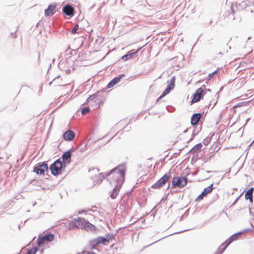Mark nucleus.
Listing matches in <instances>:
<instances>
[{
  "mask_svg": "<svg viewBox=\"0 0 254 254\" xmlns=\"http://www.w3.org/2000/svg\"><path fill=\"white\" fill-rule=\"evenodd\" d=\"M224 248H223L222 249H221V252H219V254H222V253H223L225 250L226 249V248L230 245V244H228V242L226 241L225 242H224Z\"/></svg>",
  "mask_w": 254,
  "mask_h": 254,
  "instance_id": "2f4dec72",
  "label": "nucleus"
},
{
  "mask_svg": "<svg viewBox=\"0 0 254 254\" xmlns=\"http://www.w3.org/2000/svg\"><path fill=\"white\" fill-rule=\"evenodd\" d=\"M90 110L88 107H84L81 110V114L84 115L90 112Z\"/></svg>",
  "mask_w": 254,
  "mask_h": 254,
  "instance_id": "7c9ffc66",
  "label": "nucleus"
},
{
  "mask_svg": "<svg viewBox=\"0 0 254 254\" xmlns=\"http://www.w3.org/2000/svg\"><path fill=\"white\" fill-rule=\"evenodd\" d=\"M86 253H87V254H96L94 252H87Z\"/></svg>",
  "mask_w": 254,
  "mask_h": 254,
  "instance_id": "a18cd8bd",
  "label": "nucleus"
},
{
  "mask_svg": "<svg viewBox=\"0 0 254 254\" xmlns=\"http://www.w3.org/2000/svg\"><path fill=\"white\" fill-rule=\"evenodd\" d=\"M102 92V91H97L95 94L90 95L86 100L84 104L88 103L90 101H93L94 99L97 98L99 94Z\"/></svg>",
  "mask_w": 254,
  "mask_h": 254,
  "instance_id": "4be33fe9",
  "label": "nucleus"
},
{
  "mask_svg": "<svg viewBox=\"0 0 254 254\" xmlns=\"http://www.w3.org/2000/svg\"><path fill=\"white\" fill-rule=\"evenodd\" d=\"M92 106L94 109L98 108L100 107V102H97V100H95L94 101L93 105Z\"/></svg>",
  "mask_w": 254,
  "mask_h": 254,
  "instance_id": "72a5a7b5",
  "label": "nucleus"
},
{
  "mask_svg": "<svg viewBox=\"0 0 254 254\" xmlns=\"http://www.w3.org/2000/svg\"><path fill=\"white\" fill-rule=\"evenodd\" d=\"M176 80V77L175 76H173L171 77V80H170V83H173V84H175Z\"/></svg>",
  "mask_w": 254,
  "mask_h": 254,
  "instance_id": "4c0bfd02",
  "label": "nucleus"
},
{
  "mask_svg": "<svg viewBox=\"0 0 254 254\" xmlns=\"http://www.w3.org/2000/svg\"><path fill=\"white\" fill-rule=\"evenodd\" d=\"M170 184L169 183V184H168V187H167V189H168V188L170 187Z\"/></svg>",
  "mask_w": 254,
  "mask_h": 254,
  "instance_id": "4d7b16f0",
  "label": "nucleus"
},
{
  "mask_svg": "<svg viewBox=\"0 0 254 254\" xmlns=\"http://www.w3.org/2000/svg\"><path fill=\"white\" fill-rule=\"evenodd\" d=\"M249 9V11L251 12V13H253L254 11V8H248Z\"/></svg>",
  "mask_w": 254,
  "mask_h": 254,
  "instance_id": "37998d69",
  "label": "nucleus"
},
{
  "mask_svg": "<svg viewBox=\"0 0 254 254\" xmlns=\"http://www.w3.org/2000/svg\"><path fill=\"white\" fill-rule=\"evenodd\" d=\"M165 96H163V93L162 94L157 98L156 102H158L161 98L164 97Z\"/></svg>",
  "mask_w": 254,
  "mask_h": 254,
  "instance_id": "a19ab883",
  "label": "nucleus"
},
{
  "mask_svg": "<svg viewBox=\"0 0 254 254\" xmlns=\"http://www.w3.org/2000/svg\"><path fill=\"white\" fill-rule=\"evenodd\" d=\"M188 129H189V128H187V129L185 130L183 132L184 133L187 132L188 131Z\"/></svg>",
  "mask_w": 254,
  "mask_h": 254,
  "instance_id": "3c124183",
  "label": "nucleus"
},
{
  "mask_svg": "<svg viewBox=\"0 0 254 254\" xmlns=\"http://www.w3.org/2000/svg\"><path fill=\"white\" fill-rule=\"evenodd\" d=\"M83 212H84V210H82L81 211H79V212H78V214H81V213H83Z\"/></svg>",
  "mask_w": 254,
  "mask_h": 254,
  "instance_id": "603ef678",
  "label": "nucleus"
},
{
  "mask_svg": "<svg viewBox=\"0 0 254 254\" xmlns=\"http://www.w3.org/2000/svg\"><path fill=\"white\" fill-rule=\"evenodd\" d=\"M126 166L125 164L119 165L114 169L111 170L106 174V176H109L111 174L113 175L115 181L124 182L126 175Z\"/></svg>",
  "mask_w": 254,
  "mask_h": 254,
  "instance_id": "f257e3e1",
  "label": "nucleus"
},
{
  "mask_svg": "<svg viewBox=\"0 0 254 254\" xmlns=\"http://www.w3.org/2000/svg\"><path fill=\"white\" fill-rule=\"evenodd\" d=\"M86 225H84V229L87 231H94L96 230V227L93 225L92 224L90 223L88 221H87V223H86Z\"/></svg>",
  "mask_w": 254,
  "mask_h": 254,
  "instance_id": "5701e85b",
  "label": "nucleus"
},
{
  "mask_svg": "<svg viewBox=\"0 0 254 254\" xmlns=\"http://www.w3.org/2000/svg\"><path fill=\"white\" fill-rule=\"evenodd\" d=\"M175 87V84H173V83H169L166 87V88L165 89V90L163 92V96H166L167 94H168Z\"/></svg>",
  "mask_w": 254,
  "mask_h": 254,
  "instance_id": "412c9836",
  "label": "nucleus"
},
{
  "mask_svg": "<svg viewBox=\"0 0 254 254\" xmlns=\"http://www.w3.org/2000/svg\"><path fill=\"white\" fill-rule=\"evenodd\" d=\"M77 221H78V228L80 227L81 228H84V225H86V223H87V221L85 220L84 219L81 217H78Z\"/></svg>",
  "mask_w": 254,
  "mask_h": 254,
  "instance_id": "b1692460",
  "label": "nucleus"
},
{
  "mask_svg": "<svg viewBox=\"0 0 254 254\" xmlns=\"http://www.w3.org/2000/svg\"><path fill=\"white\" fill-rule=\"evenodd\" d=\"M251 5V1L249 0H244L241 3H238L236 2V7L238 11H243L245 10L246 11H249V9H247V7Z\"/></svg>",
  "mask_w": 254,
  "mask_h": 254,
  "instance_id": "9d476101",
  "label": "nucleus"
},
{
  "mask_svg": "<svg viewBox=\"0 0 254 254\" xmlns=\"http://www.w3.org/2000/svg\"><path fill=\"white\" fill-rule=\"evenodd\" d=\"M78 221L77 219H75L69 223V230L73 229L75 228H78Z\"/></svg>",
  "mask_w": 254,
  "mask_h": 254,
  "instance_id": "bb28decb",
  "label": "nucleus"
},
{
  "mask_svg": "<svg viewBox=\"0 0 254 254\" xmlns=\"http://www.w3.org/2000/svg\"><path fill=\"white\" fill-rule=\"evenodd\" d=\"M114 236L113 235L112 236H107V237L105 238L102 236H99L96 240L97 241V243L99 244H103L104 245H106V243H109L110 242V240L114 238Z\"/></svg>",
  "mask_w": 254,
  "mask_h": 254,
  "instance_id": "f3484780",
  "label": "nucleus"
},
{
  "mask_svg": "<svg viewBox=\"0 0 254 254\" xmlns=\"http://www.w3.org/2000/svg\"><path fill=\"white\" fill-rule=\"evenodd\" d=\"M75 134L72 130H68L64 132L63 135V138L65 140L71 141L75 137Z\"/></svg>",
  "mask_w": 254,
  "mask_h": 254,
  "instance_id": "a211bd4d",
  "label": "nucleus"
},
{
  "mask_svg": "<svg viewBox=\"0 0 254 254\" xmlns=\"http://www.w3.org/2000/svg\"><path fill=\"white\" fill-rule=\"evenodd\" d=\"M124 182H119V181H115L114 183L115 184V187L113 189L112 192L110 193V197L112 199H115L118 194L119 193L120 189L123 184Z\"/></svg>",
  "mask_w": 254,
  "mask_h": 254,
  "instance_id": "0eeeda50",
  "label": "nucleus"
},
{
  "mask_svg": "<svg viewBox=\"0 0 254 254\" xmlns=\"http://www.w3.org/2000/svg\"><path fill=\"white\" fill-rule=\"evenodd\" d=\"M254 189L253 187L250 188L245 193V198L248 200L249 199L251 202L253 201V192Z\"/></svg>",
  "mask_w": 254,
  "mask_h": 254,
  "instance_id": "aec40b11",
  "label": "nucleus"
},
{
  "mask_svg": "<svg viewBox=\"0 0 254 254\" xmlns=\"http://www.w3.org/2000/svg\"><path fill=\"white\" fill-rule=\"evenodd\" d=\"M205 87H206L205 85H203L200 88H202V89L203 90V88L205 89Z\"/></svg>",
  "mask_w": 254,
  "mask_h": 254,
  "instance_id": "de8ad7c7",
  "label": "nucleus"
},
{
  "mask_svg": "<svg viewBox=\"0 0 254 254\" xmlns=\"http://www.w3.org/2000/svg\"><path fill=\"white\" fill-rule=\"evenodd\" d=\"M252 144H254V140L252 141V142L250 144L249 146H250Z\"/></svg>",
  "mask_w": 254,
  "mask_h": 254,
  "instance_id": "5fc2aeb1",
  "label": "nucleus"
},
{
  "mask_svg": "<svg viewBox=\"0 0 254 254\" xmlns=\"http://www.w3.org/2000/svg\"><path fill=\"white\" fill-rule=\"evenodd\" d=\"M60 77V76H58L57 77H56L52 81L50 82L49 83V85H51L52 84V83L53 82H56L57 79H58Z\"/></svg>",
  "mask_w": 254,
  "mask_h": 254,
  "instance_id": "ea45409f",
  "label": "nucleus"
},
{
  "mask_svg": "<svg viewBox=\"0 0 254 254\" xmlns=\"http://www.w3.org/2000/svg\"><path fill=\"white\" fill-rule=\"evenodd\" d=\"M204 112L193 114L191 117V124L192 126L198 124L200 119L204 116Z\"/></svg>",
  "mask_w": 254,
  "mask_h": 254,
  "instance_id": "ddd939ff",
  "label": "nucleus"
},
{
  "mask_svg": "<svg viewBox=\"0 0 254 254\" xmlns=\"http://www.w3.org/2000/svg\"><path fill=\"white\" fill-rule=\"evenodd\" d=\"M98 245V243H97V241H96V239H94L91 240L89 242L88 247L90 249L93 250V249H96V247Z\"/></svg>",
  "mask_w": 254,
  "mask_h": 254,
  "instance_id": "a878e982",
  "label": "nucleus"
},
{
  "mask_svg": "<svg viewBox=\"0 0 254 254\" xmlns=\"http://www.w3.org/2000/svg\"><path fill=\"white\" fill-rule=\"evenodd\" d=\"M217 72V70H216L214 71V72H213L212 73H209L208 74V76L207 77L208 80L210 79L212 77L213 75L215 74V73H216Z\"/></svg>",
  "mask_w": 254,
  "mask_h": 254,
  "instance_id": "c9c22d12",
  "label": "nucleus"
},
{
  "mask_svg": "<svg viewBox=\"0 0 254 254\" xmlns=\"http://www.w3.org/2000/svg\"><path fill=\"white\" fill-rule=\"evenodd\" d=\"M71 149H69L66 151L64 152L62 155V163L64 165L66 166V164H69L71 161Z\"/></svg>",
  "mask_w": 254,
  "mask_h": 254,
  "instance_id": "9b49d317",
  "label": "nucleus"
},
{
  "mask_svg": "<svg viewBox=\"0 0 254 254\" xmlns=\"http://www.w3.org/2000/svg\"><path fill=\"white\" fill-rule=\"evenodd\" d=\"M49 169L47 163L46 162H40L35 165L34 167V172L37 175L44 174L45 171H48Z\"/></svg>",
  "mask_w": 254,
  "mask_h": 254,
  "instance_id": "423d86ee",
  "label": "nucleus"
},
{
  "mask_svg": "<svg viewBox=\"0 0 254 254\" xmlns=\"http://www.w3.org/2000/svg\"><path fill=\"white\" fill-rule=\"evenodd\" d=\"M206 90L207 91H209V92L211 91V90L210 89H206Z\"/></svg>",
  "mask_w": 254,
  "mask_h": 254,
  "instance_id": "6e6d98bb",
  "label": "nucleus"
},
{
  "mask_svg": "<svg viewBox=\"0 0 254 254\" xmlns=\"http://www.w3.org/2000/svg\"><path fill=\"white\" fill-rule=\"evenodd\" d=\"M171 175L169 173L164 175L156 183L151 186V188L154 189H160L171 178Z\"/></svg>",
  "mask_w": 254,
  "mask_h": 254,
  "instance_id": "20e7f679",
  "label": "nucleus"
},
{
  "mask_svg": "<svg viewBox=\"0 0 254 254\" xmlns=\"http://www.w3.org/2000/svg\"><path fill=\"white\" fill-rule=\"evenodd\" d=\"M78 29V24L76 23L73 28L71 30V34H75L77 30Z\"/></svg>",
  "mask_w": 254,
  "mask_h": 254,
  "instance_id": "473e14b6",
  "label": "nucleus"
},
{
  "mask_svg": "<svg viewBox=\"0 0 254 254\" xmlns=\"http://www.w3.org/2000/svg\"><path fill=\"white\" fill-rule=\"evenodd\" d=\"M202 147V145L201 143H199L195 145H194L191 149L190 150V152L192 153H196L198 151H199Z\"/></svg>",
  "mask_w": 254,
  "mask_h": 254,
  "instance_id": "393cba45",
  "label": "nucleus"
},
{
  "mask_svg": "<svg viewBox=\"0 0 254 254\" xmlns=\"http://www.w3.org/2000/svg\"><path fill=\"white\" fill-rule=\"evenodd\" d=\"M70 72V70L69 69H67L66 71V73L69 74Z\"/></svg>",
  "mask_w": 254,
  "mask_h": 254,
  "instance_id": "49530a36",
  "label": "nucleus"
},
{
  "mask_svg": "<svg viewBox=\"0 0 254 254\" xmlns=\"http://www.w3.org/2000/svg\"><path fill=\"white\" fill-rule=\"evenodd\" d=\"M253 4V7H254V1L253 2H251V5Z\"/></svg>",
  "mask_w": 254,
  "mask_h": 254,
  "instance_id": "864d4df0",
  "label": "nucleus"
},
{
  "mask_svg": "<svg viewBox=\"0 0 254 254\" xmlns=\"http://www.w3.org/2000/svg\"><path fill=\"white\" fill-rule=\"evenodd\" d=\"M198 133V131H197V132H195V130H193V132H192V135H191V138L190 139V140H189L190 141L192 140L193 139V138L194 137V136L197 134Z\"/></svg>",
  "mask_w": 254,
  "mask_h": 254,
  "instance_id": "e433bc0d",
  "label": "nucleus"
},
{
  "mask_svg": "<svg viewBox=\"0 0 254 254\" xmlns=\"http://www.w3.org/2000/svg\"><path fill=\"white\" fill-rule=\"evenodd\" d=\"M133 188H132V189H131V190H130V191L128 192V193L130 194V193L132 192V191H133Z\"/></svg>",
  "mask_w": 254,
  "mask_h": 254,
  "instance_id": "8fccbe9b",
  "label": "nucleus"
},
{
  "mask_svg": "<svg viewBox=\"0 0 254 254\" xmlns=\"http://www.w3.org/2000/svg\"><path fill=\"white\" fill-rule=\"evenodd\" d=\"M205 196V195L203 194V192H202L196 198L195 201H200V200H202Z\"/></svg>",
  "mask_w": 254,
  "mask_h": 254,
  "instance_id": "f704fd0d",
  "label": "nucleus"
},
{
  "mask_svg": "<svg viewBox=\"0 0 254 254\" xmlns=\"http://www.w3.org/2000/svg\"><path fill=\"white\" fill-rule=\"evenodd\" d=\"M141 49V48H138L137 50H132L128 52L126 55H124L122 59L124 61H126L134 57Z\"/></svg>",
  "mask_w": 254,
  "mask_h": 254,
  "instance_id": "4468645a",
  "label": "nucleus"
},
{
  "mask_svg": "<svg viewBox=\"0 0 254 254\" xmlns=\"http://www.w3.org/2000/svg\"><path fill=\"white\" fill-rule=\"evenodd\" d=\"M65 168V165L63 164L61 158H58L50 165L49 169L53 175L57 176L62 173Z\"/></svg>",
  "mask_w": 254,
  "mask_h": 254,
  "instance_id": "f03ea898",
  "label": "nucleus"
},
{
  "mask_svg": "<svg viewBox=\"0 0 254 254\" xmlns=\"http://www.w3.org/2000/svg\"><path fill=\"white\" fill-rule=\"evenodd\" d=\"M212 23V20H211L210 21V24H211Z\"/></svg>",
  "mask_w": 254,
  "mask_h": 254,
  "instance_id": "13d9d810",
  "label": "nucleus"
},
{
  "mask_svg": "<svg viewBox=\"0 0 254 254\" xmlns=\"http://www.w3.org/2000/svg\"><path fill=\"white\" fill-rule=\"evenodd\" d=\"M54 234L47 233L43 236H39L37 240V245L40 247L46 242H52L54 239Z\"/></svg>",
  "mask_w": 254,
  "mask_h": 254,
  "instance_id": "39448f33",
  "label": "nucleus"
},
{
  "mask_svg": "<svg viewBox=\"0 0 254 254\" xmlns=\"http://www.w3.org/2000/svg\"><path fill=\"white\" fill-rule=\"evenodd\" d=\"M188 178L186 177H174L172 181V188L179 187V188H183L187 184Z\"/></svg>",
  "mask_w": 254,
  "mask_h": 254,
  "instance_id": "7ed1b4c3",
  "label": "nucleus"
},
{
  "mask_svg": "<svg viewBox=\"0 0 254 254\" xmlns=\"http://www.w3.org/2000/svg\"><path fill=\"white\" fill-rule=\"evenodd\" d=\"M213 185V184H212L209 186L204 189L202 191L203 194L206 195L207 194L210 193L214 189Z\"/></svg>",
  "mask_w": 254,
  "mask_h": 254,
  "instance_id": "cd10ccee",
  "label": "nucleus"
},
{
  "mask_svg": "<svg viewBox=\"0 0 254 254\" xmlns=\"http://www.w3.org/2000/svg\"><path fill=\"white\" fill-rule=\"evenodd\" d=\"M240 197V195L239 196H238L236 199V200H235V201L234 202V203H233V205H234L237 201L239 199V197Z\"/></svg>",
  "mask_w": 254,
  "mask_h": 254,
  "instance_id": "79ce46f5",
  "label": "nucleus"
},
{
  "mask_svg": "<svg viewBox=\"0 0 254 254\" xmlns=\"http://www.w3.org/2000/svg\"><path fill=\"white\" fill-rule=\"evenodd\" d=\"M214 134V133H212V134L210 133L209 135H211V136H208L204 139L203 143L205 145H207L210 142L211 137L213 136Z\"/></svg>",
  "mask_w": 254,
  "mask_h": 254,
  "instance_id": "c756f323",
  "label": "nucleus"
},
{
  "mask_svg": "<svg viewBox=\"0 0 254 254\" xmlns=\"http://www.w3.org/2000/svg\"><path fill=\"white\" fill-rule=\"evenodd\" d=\"M63 12L69 16V17H72L74 14V8L69 4H66L62 8Z\"/></svg>",
  "mask_w": 254,
  "mask_h": 254,
  "instance_id": "f8f14e48",
  "label": "nucleus"
},
{
  "mask_svg": "<svg viewBox=\"0 0 254 254\" xmlns=\"http://www.w3.org/2000/svg\"><path fill=\"white\" fill-rule=\"evenodd\" d=\"M97 102H98V101H97ZM99 102H100V105L103 104V102L102 101H99Z\"/></svg>",
  "mask_w": 254,
  "mask_h": 254,
  "instance_id": "09e8293b",
  "label": "nucleus"
},
{
  "mask_svg": "<svg viewBox=\"0 0 254 254\" xmlns=\"http://www.w3.org/2000/svg\"><path fill=\"white\" fill-rule=\"evenodd\" d=\"M234 4H232L231 5V12L234 14L235 13V10H234Z\"/></svg>",
  "mask_w": 254,
  "mask_h": 254,
  "instance_id": "58836bf2",
  "label": "nucleus"
},
{
  "mask_svg": "<svg viewBox=\"0 0 254 254\" xmlns=\"http://www.w3.org/2000/svg\"><path fill=\"white\" fill-rule=\"evenodd\" d=\"M125 76V75L124 74H122L118 76L114 77L107 84V88H110L113 87L114 85L118 84L121 81V79Z\"/></svg>",
  "mask_w": 254,
  "mask_h": 254,
  "instance_id": "2eb2a0df",
  "label": "nucleus"
},
{
  "mask_svg": "<svg viewBox=\"0 0 254 254\" xmlns=\"http://www.w3.org/2000/svg\"><path fill=\"white\" fill-rule=\"evenodd\" d=\"M86 146H87V144H86V145H85L84 147H82V148H81V150L82 151V150H84L86 149Z\"/></svg>",
  "mask_w": 254,
  "mask_h": 254,
  "instance_id": "c03bdc74",
  "label": "nucleus"
},
{
  "mask_svg": "<svg viewBox=\"0 0 254 254\" xmlns=\"http://www.w3.org/2000/svg\"><path fill=\"white\" fill-rule=\"evenodd\" d=\"M203 95V89L202 88H199L196 89L193 94V98L190 102V104L191 105L199 101Z\"/></svg>",
  "mask_w": 254,
  "mask_h": 254,
  "instance_id": "1a4fd4ad",
  "label": "nucleus"
},
{
  "mask_svg": "<svg viewBox=\"0 0 254 254\" xmlns=\"http://www.w3.org/2000/svg\"><path fill=\"white\" fill-rule=\"evenodd\" d=\"M106 173H101L98 175L93 177V182L95 185L99 184L102 182L103 180L107 177Z\"/></svg>",
  "mask_w": 254,
  "mask_h": 254,
  "instance_id": "6ab92c4d",
  "label": "nucleus"
},
{
  "mask_svg": "<svg viewBox=\"0 0 254 254\" xmlns=\"http://www.w3.org/2000/svg\"><path fill=\"white\" fill-rule=\"evenodd\" d=\"M251 230V229H245L241 231L236 233L230 236L226 241L228 242V244H231L233 241L238 240L241 235L250 231Z\"/></svg>",
  "mask_w": 254,
  "mask_h": 254,
  "instance_id": "6e6552de",
  "label": "nucleus"
},
{
  "mask_svg": "<svg viewBox=\"0 0 254 254\" xmlns=\"http://www.w3.org/2000/svg\"><path fill=\"white\" fill-rule=\"evenodd\" d=\"M38 250V248L34 247L32 249H28L25 254H35Z\"/></svg>",
  "mask_w": 254,
  "mask_h": 254,
  "instance_id": "c85d7f7f",
  "label": "nucleus"
},
{
  "mask_svg": "<svg viewBox=\"0 0 254 254\" xmlns=\"http://www.w3.org/2000/svg\"><path fill=\"white\" fill-rule=\"evenodd\" d=\"M57 7V4L53 3L49 4L47 8L45 10V15L46 16L53 15L55 13V10Z\"/></svg>",
  "mask_w": 254,
  "mask_h": 254,
  "instance_id": "dca6fc26",
  "label": "nucleus"
},
{
  "mask_svg": "<svg viewBox=\"0 0 254 254\" xmlns=\"http://www.w3.org/2000/svg\"><path fill=\"white\" fill-rule=\"evenodd\" d=\"M219 54H220V55H222V53L221 52H220V53H219Z\"/></svg>",
  "mask_w": 254,
  "mask_h": 254,
  "instance_id": "bf43d9fd",
  "label": "nucleus"
}]
</instances>
